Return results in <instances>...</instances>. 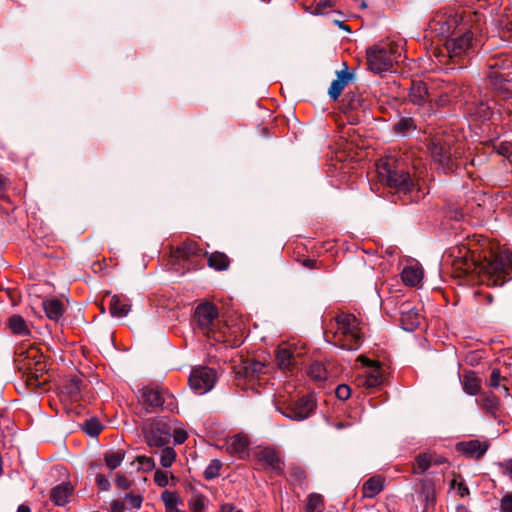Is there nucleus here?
Instances as JSON below:
<instances>
[{"mask_svg":"<svg viewBox=\"0 0 512 512\" xmlns=\"http://www.w3.org/2000/svg\"><path fill=\"white\" fill-rule=\"evenodd\" d=\"M17 512H31V510L27 505L21 504L18 507Z\"/></svg>","mask_w":512,"mask_h":512,"instance_id":"63","label":"nucleus"},{"mask_svg":"<svg viewBox=\"0 0 512 512\" xmlns=\"http://www.w3.org/2000/svg\"><path fill=\"white\" fill-rule=\"evenodd\" d=\"M482 14L476 11L464 12V15L437 13L429 23V30L435 36L445 37L448 39L464 26H474L478 28L482 21Z\"/></svg>","mask_w":512,"mask_h":512,"instance_id":"6","label":"nucleus"},{"mask_svg":"<svg viewBox=\"0 0 512 512\" xmlns=\"http://www.w3.org/2000/svg\"><path fill=\"white\" fill-rule=\"evenodd\" d=\"M351 77V74L345 71H341L337 74V79L332 81L328 90V94L332 100L335 101L339 98L342 91L351 80Z\"/></svg>","mask_w":512,"mask_h":512,"instance_id":"22","label":"nucleus"},{"mask_svg":"<svg viewBox=\"0 0 512 512\" xmlns=\"http://www.w3.org/2000/svg\"><path fill=\"white\" fill-rule=\"evenodd\" d=\"M400 322L402 328L406 331H414L420 325L421 315L418 310L411 307L410 304H402L400 308Z\"/></svg>","mask_w":512,"mask_h":512,"instance_id":"16","label":"nucleus"},{"mask_svg":"<svg viewBox=\"0 0 512 512\" xmlns=\"http://www.w3.org/2000/svg\"><path fill=\"white\" fill-rule=\"evenodd\" d=\"M73 487L70 483L64 482L55 486L50 492L51 501L57 506H64L72 495Z\"/></svg>","mask_w":512,"mask_h":512,"instance_id":"20","label":"nucleus"},{"mask_svg":"<svg viewBox=\"0 0 512 512\" xmlns=\"http://www.w3.org/2000/svg\"><path fill=\"white\" fill-rule=\"evenodd\" d=\"M335 394L338 399L347 400L351 394L350 387L345 384L338 385Z\"/></svg>","mask_w":512,"mask_h":512,"instance_id":"52","label":"nucleus"},{"mask_svg":"<svg viewBox=\"0 0 512 512\" xmlns=\"http://www.w3.org/2000/svg\"><path fill=\"white\" fill-rule=\"evenodd\" d=\"M328 342L344 350H357L361 347L364 333L360 321L351 313L339 312L328 324Z\"/></svg>","mask_w":512,"mask_h":512,"instance_id":"3","label":"nucleus"},{"mask_svg":"<svg viewBox=\"0 0 512 512\" xmlns=\"http://www.w3.org/2000/svg\"><path fill=\"white\" fill-rule=\"evenodd\" d=\"M216 382V372L208 367H198L192 370L189 377L191 389L199 394L210 391Z\"/></svg>","mask_w":512,"mask_h":512,"instance_id":"11","label":"nucleus"},{"mask_svg":"<svg viewBox=\"0 0 512 512\" xmlns=\"http://www.w3.org/2000/svg\"><path fill=\"white\" fill-rule=\"evenodd\" d=\"M8 327L11 332L16 335L26 336L30 334V330L24 318L20 315H13L8 319Z\"/></svg>","mask_w":512,"mask_h":512,"instance_id":"31","label":"nucleus"},{"mask_svg":"<svg viewBox=\"0 0 512 512\" xmlns=\"http://www.w3.org/2000/svg\"><path fill=\"white\" fill-rule=\"evenodd\" d=\"M125 452L123 450H117V451H107L104 454V461L106 466L110 470L116 469L118 466L121 465L122 461L124 460Z\"/></svg>","mask_w":512,"mask_h":512,"instance_id":"35","label":"nucleus"},{"mask_svg":"<svg viewBox=\"0 0 512 512\" xmlns=\"http://www.w3.org/2000/svg\"><path fill=\"white\" fill-rule=\"evenodd\" d=\"M165 512H185V511L180 510V509H178V507H176V508H166Z\"/></svg>","mask_w":512,"mask_h":512,"instance_id":"64","label":"nucleus"},{"mask_svg":"<svg viewBox=\"0 0 512 512\" xmlns=\"http://www.w3.org/2000/svg\"><path fill=\"white\" fill-rule=\"evenodd\" d=\"M124 504L122 502H119V501H115L113 502V509L115 511H122L124 509Z\"/></svg>","mask_w":512,"mask_h":512,"instance_id":"62","label":"nucleus"},{"mask_svg":"<svg viewBox=\"0 0 512 512\" xmlns=\"http://www.w3.org/2000/svg\"><path fill=\"white\" fill-rule=\"evenodd\" d=\"M469 112L481 121L490 120L494 114V110L490 104V101L487 99L480 100L479 102L473 104L469 108Z\"/></svg>","mask_w":512,"mask_h":512,"instance_id":"24","label":"nucleus"},{"mask_svg":"<svg viewBox=\"0 0 512 512\" xmlns=\"http://www.w3.org/2000/svg\"><path fill=\"white\" fill-rule=\"evenodd\" d=\"M221 467H222V463L219 460H217V459L212 460L210 462V464L204 470V473H203L204 478L206 480H212V479L216 478L217 476H219Z\"/></svg>","mask_w":512,"mask_h":512,"instance_id":"42","label":"nucleus"},{"mask_svg":"<svg viewBox=\"0 0 512 512\" xmlns=\"http://www.w3.org/2000/svg\"><path fill=\"white\" fill-rule=\"evenodd\" d=\"M154 482L159 487H166L169 483L168 473L160 469L156 470L154 473Z\"/></svg>","mask_w":512,"mask_h":512,"instance_id":"48","label":"nucleus"},{"mask_svg":"<svg viewBox=\"0 0 512 512\" xmlns=\"http://www.w3.org/2000/svg\"><path fill=\"white\" fill-rule=\"evenodd\" d=\"M489 445L477 439L459 442L456 450L464 456L472 459H480L488 450Z\"/></svg>","mask_w":512,"mask_h":512,"instance_id":"14","label":"nucleus"},{"mask_svg":"<svg viewBox=\"0 0 512 512\" xmlns=\"http://www.w3.org/2000/svg\"><path fill=\"white\" fill-rule=\"evenodd\" d=\"M115 484L119 488L127 489L130 485V482L124 475L117 473L115 478Z\"/></svg>","mask_w":512,"mask_h":512,"instance_id":"57","label":"nucleus"},{"mask_svg":"<svg viewBox=\"0 0 512 512\" xmlns=\"http://www.w3.org/2000/svg\"><path fill=\"white\" fill-rule=\"evenodd\" d=\"M249 439L243 434H237L229 438L226 442L227 452L239 459H244L248 455Z\"/></svg>","mask_w":512,"mask_h":512,"instance_id":"15","label":"nucleus"},{"mask_svg":"<svg viewBox=\"0 0 512 512\" xmlns=\"http://www.w3.org/2000/svg\"><path fill=\"white\" fill-rule=\"evenodd\" d=\"M102 430V425L97 419H89L84 423V431L90 436H97Z\"/></svg>","mask_w":512,"mask_h":512,"instance_id":"44","label":"nucleus"},{"mask_svg":"<svg viewBox=\"0 0 512 512\" xmlns=\"http://www.w3.org/2000/svg\"><path fill=\"white\" fill-rule=\"evenodd\" d=\"M377 174L382 183L393 188L398 193L412 194L414 191L419 194L416 183L410 174L402 167L394 157H386L377 163Z\"/></svg>","mask_w":512,"mask_h":512,"instance_id":"4","label":"nucleus"},{"mask_svg":"<svg viewBox=\"0 0 512 512\" xmlns=\"http://www.w3.org/2000/svg\"><path fill=\"white\" fill-rule=\"evenodd\" d=\"M302 265H303L304 267H306V268H309V269H315V268H318V266H317V261H316V260H314V259H310V258H308V259H304V260L302 261Z\"/></svg>","mask_w":512,"mask_h":512,"instance_id":"59","label":"nucleus"},{"mask_svg":"<svg viewBox=\"0 0 512 512\" xmlns=\"http://www.w3.org/2000/svg\"><path fill=\"white\" fill-rule=\"evenodd\" d=\"M473 29L479 30L480 24L478 28L474 26ZM444 47L448 57L455 63L468 57L473 48V31L471 26L469 28H466V26L459 28L457 33L445 40Z\"/></svg>","mask_w":512,"mask_h":512,"instance_id":"8","label":"nucleus"},{"mask_svg":"<svg viewBox=\"0 0 512 512\" xmlns=\"http://www.w3.org/2000/svg\"><path fill=\"white\" fill-rule=\"evenodd\" d=\"M131 305L129 300L118 295L112 296L109 303V310L114 317H125L129 313Z\"/></svg>","mask_w":512,"mask_h":512,"instance_id":"21","label":"nucleus"},{"mask_svg":"<svg viewBox=\"0 0 512 512\" xmlns=\"http://www.w3.org/2000/svg\"><path fill=\"white\" fill-rule=\"evenodd\" d=\"M230 265L228 256L222 252H213L208 256V266L218 270H226Z\"/></svg>","mask_w":512,"mask_h":512,"instance_id":"32","label":"nucleus"},{"mask_svg":"<svg viewBox=\"0 0 512 512\" xmlns=\"http://www.w3.org/2000/svg\"><path fill=\"white\" fill-rule=\"evenodd\" d=\"M476 403L487 414L496 418L497 411L500 406V400L493 392L480 393L479 398L476 399Z\"/></svg>","mask_w":512,"mask_h":512,"instance_id":"19","label":"nucleus"},{"mask_svg":"<svg viewBox=\"0 0 512 512\" xmlns=\"http://www.w3.org/2000/svg\"><path fill=\"white\" fill-rule=\"evenodd\" d=\"M501 374L500 370L494 368L490 374L488 385L493 388H497L500 386Z\"/></svg>","mask_w":512,"mask_h":512,"instance_id":"54","label":"nucleus"},{"mask_svg":"<svg viewBox=\"0 0 512 512\" xmlns=\"http://www.w3.org/2000/svg\"><path fill=\"white\" fill-rule=\"evenodd\" d=\"M384 489V478L382 476H373L364 482L362 491L364 497L373 498Z\"/></svg>","mask_w":512,"mask_h":512,"instance_id":"26","label":"nucleus"},{"mask_svg":"<svg viewBox=\"0 0 512 512\" xmlns=\"http://www.w3.org/2000/svg\"><path fill=\"white\" fill-rule=\"evenodd\" d=\"M501 473L512 481V458L497 464Z\"/></svg>","mask_w":512,"mask_h":512,"instance_id":"51","label":"nucleus"},{"mask_svg":"<svg viewBox=\"0 0 512 512\" xmlns=\"http://www.w3.org/2000/svg\"><path fill=\"white\" fill-rule=\"evenodd\" d=\"M494 148L497 154L508 158L512 157V142L503 141L496 145Z\"/></svg>","mask_w":512,"mask_h":512,"instance_id":"47","label":"nucleus"},{"mask_svg":"<svg viewBox=\"0 0 512 512\" xmlns=\"http://www.w3.org/2000/svg\"><path fill=\"white\" fill-rule=\"evenodd\" d=\"M461 382L465 393L472 396L480 395L481 381L473 372L464 374Z\"/></svg>","mask_w":512,"mask_h":512,"instance_id":"28","label":"nucleus"},{"mask_svg":"<svg viewBox=\"0 0 512 512\" xmlns=\"http://www.w3.org/2000/svg\"><path fill=\"white\" fill-rule=\"evenodd\" d=\"M146 444L151 448L169 445L172 438V421L157 418L146 423L142 429Z\"/></svg>","mask_w":512,"mask_h":512,"instance_id":"10","label":"nucleus"},{"mask_svg":"<svg viewBox=\"0 0 512 512\" xmlns=\"http://www.w3.org/2000/svg\"><path fill=\"white\" fill-rule=\"evenodd\" d=\"M206 498L202 494L194 495L189 501V507L193 512H202L205 508Z\"/></svg>","mask_w":512,"mask_h":512,"instance_id":"45","label":"nucleus"},{"mask_svg":"<svg viewBox=\"0 0 512 512\" xmlns=\"http://www.w3.org/2000/svg\"><path fill=\"white\" fill-rule=\"evenodd\" d=\"M138 462L143 465L146 469H152L155 466V462L153 458L148 456H139L137 458Z\"/></svg>","mask_w":512,"mask_h":512,"instance_id":"58","label":"nucleus"},{"mask_svg":"<svg viewBox=\"0 0 512 512\" xmlns=\"http://www.w3.org/2000/svg\"><path fill=\"white\" fill-rule=\"evenodd\" d=\"M172 437L175 445L182 444L186 441L188 434L183 428L174 427L172 425Z\"/></svg>","mask_w":512,"mask_h":512,"instance_id":"46","label":"nucleus"},{"mask_svg":"<svg viewBox=\"0 0 512 512\" xmlns=\"http://www.w3.org/2000/svg\"><path fill=\"white\" fill-rule=\"evenodd\" d=\"M308 376L317 382H323L327 379L328 373L325 366L321 362H313L307 369Z\"/></svg>","mask_w":512,"mask_h":512,"instance_id":"33","label":"nucleus"},{"mask_svg":"<svg viewBox=\"0 0 512 512\" xmlns=\"http://www.w3.org/2000/svg\"><path fill=\"white\" fill-rule=\"evenodd\" d=\"M193 319L196 329L207 338L230 347H237L243 342L242 333H237L223 323L218 308L212 303H200L195 308Z\"/></svg>","mask_w":512,"mask_h":512,"instance_id":"2","label":"nucleus"},{"mask_svg":"<svg viewBox=\"0 0 512 512\" xmlns=\"http://www.w3.org/2000/svg\"><path fill=\"white\" fill-rule=\"evenodd\" d=\"M423 277L422 270L417 266H407L402 270V281L408 286H416Z\"/></svg>","mask_w":512,"mask_h":512,"instance_id":"29","label":"nucleus"},{"mask_svg":"<svg viewBox=\"0 0 512 512\" xmlns=\"http://www.w3.org/2000/svg\"><path fill=\"white\" fill-rule=\"evenodd\" d=\"M315 407L316 403L312 396H303L280 412L292 420L303 421L312 415Z\"/></svg>","mask_w":512,"mask_h":512,"instance_id":"12","label":"nucleus"},{"mask_svg":"<svg viewBox=\"0 0 512 512\" xmlns=\"http://www.w3.org/2000/svg\"><path fill=\"white\" fill-rule=\"evenodd\" d=\"M244 369L247 376L256 375L264 372L265 365L259 361L249 360L245 363Z\"/></svg>","mask_w":512,"mask_h":512,"instance_id":"43","label":"nucleus"},{"mask_svg":"<svg viewBox=\"0 0 512 512\" xmlns=\"http://www.w3.org/2000/svg\"><path fill=\"white\" fill-rule=\"evenodd\" d=\"M416 129L414 120L411 117H402L394 125V131L397 134L405 135Z\"/></svg>","mask_w":512,"mask_h":512,"instance_id":"39","label":"nucleus"},{"mask_svg":"<svg viewBox=\"0 0 512 512\" xmlns=\"http://www.w3.org/2000/svg\"><path fill=\"white\" fill-rule=\"evenodd\" d=\"M432 465L431 458L427 454H420L416 457L413 472L415 474L425 473Z\"/></svg>","mask_w":512,"mask_h":512,"instance_id":"41","label":"nucleus"},{"mask_svg":"<svg viewBox=\"0 0 512 512\" xmlns=\"http://www.w3.org/2000/svg\"><path fill=\"white\" fill-rule=\"evenodd\" d=\"M500 512H512V492L505 494L500 502Z\"/></svg>","mask_w":512,"mask_h":512,"instance_id":"50","label":"nucleus"},{"mask_svg":"<svg viewBox=\"0 0 512 512\" xmlns=\"http://www.w3.org/2000/svg\"><path fill=\"white\" fill-rule=\"evenodd\" d=\"M409 99L415 105H424L428 99L426 85L421 81L413 82L409 92Z\"/></svg>","mask_w":512,"mask_h":512,"instance_id":"25","label":"nucleus"},{"mask_svg":"<svg viewBox=\"0 0 512 512\" xmlns=\"http://www.w3.org/2000/svg\"><path fill=\"white\" fill-rule=\"evenodd\" d=\"M287 480L293 485L302 487L305 484L306 472L299 466H291L287 473Z\"/></svg>","mask_w":512,"mask_h":512,"instance_id":"37","label":"nucleus"},{"mask_svg":"<svg viewBox=\"0 0 512 512\" xmlns=\"http://www.w3.org/2000/svg\"><path fill=\"white\" fill-rule=\"evenodd\" d=\"M160 454V464L164 468H169L175 462L177 454L173 447L169 445L157 447Z\"/></svg>","mask_w":512,"mask_h":512,"instance_id":"34","label":"nucleus"},{"mask_svg":"<svg viewBox=\"0 0 512 512\" xmlns=\"http://www.w3.org/2000/svg\"><path fill=\"white\" fill-rule=\"evenodd\" d=\"M330 6V2L326 0H320L316 5L317 13H323L324 8Z\"/></svg>","mask_w":512,"mask_h":512,"instance_id":"60","label":"nucleus"},{"mask_svg":"<svg viewBox=\"0 0 512 512\" xmlns=\"http://www.w3.org/2000/svg\"><path fill=\"white\" fill-rule=\"evenodd\" d=\"M202 250L195 242H184L181 247L178 249V253L180 257L189 258L192 256L200 255Z\"/></svg>","mask_w":512,"mask_h":512,"instance_id":"40","label":"nucleus"},{"mask_svg":"<svg viewBox=\"0 0 512 512\" xmlns=\"http://www.w3.org/2000/svg\"><path fill=\"white\" fill-rule=\"evenodd\" d=\"M255 457L259 462L264 463L272 471L279 475L284 473V463L281 460L277 451L271 448L259 449L255 453Z\"/></svg>","mask_w":512,"mask_h":512,"instance_id":"13","label":"nucleus"},{"mask_svg":"<svg viewBox=\"0 0 512 512\" xmlns=\"http://www.w3.org/2000/svg\"><path fill=\"white\" fill-rule=\"evenodd\" d=\"M402 45L396 42H387L367 50V63L374 73H382L390 70L402 56Z\"/></svg>","mask_w":512,"mask_h":512,"instance_id":"7","label":"nucleus"},{"mask_svg":"<svg viewBox=\"0 0 512 512\" xmlns=\"http://www.w3.org/2000/svg\"><path fill=\"white\" fill-rule=\"evenodd\" d=\"M139 401L151 408L169 412L177 410V401L173 394L161 386L149 385L138 391Z\"/></svg>","mask_w":512,"mask_h":512,"instance_id":"9","label":"nucleus"},{"mask_svg":"<svg viewBox=\"0 0 512 512\" xmlns=\"http://www.w3.org/2000/svg\"><path fill=\"white\" fill-rule=\"evenodd\" d=\"M95 480H96V484L102 491L109 490L110 482L103 474H97Z\"/></svg>","mask_w":512,"mask_h":512,"instance_id":"56","label":"nucleus"},{"mask_svg":"<svg viewBox=\"0 0 512 512\" xmlns=\"http://www.w3.org/2000/svg\"><path fill=\"white\" fill-rule=\"evenodd\" d=\"M219 512H235V506L230 503H226L220 506Z\"/></svg>","mask_w":512,"mask_h":512,"instance_id":"61","label":"nucleus"},{"mask_svg":"<svg viewBox=\"0 0 512 512\" xmlns=\"http://www.w3.org/2000/svg\"><path fill=\"white\" fill-rule=\"evenodd\" d=\"M483 240L479 245L469 242L461 244L451 251L452 267L456 277L478 276L487 286H502L512 278V252L503 249L494 253Z\"/></svg>","mask_w":512,"mask_h":512,"instance_id":"1","label":"nucleus"},{"mask_svg":"<svg viewBox=\"0 0 512 512\" xmlns=\"http://www.w3.org/2000/svg\"><path fill=\"white\" fill-rule=\"evenodd\" d=\"M497 27L499 29L500 37L503 40L512 42V13L501 15L497 19Z\"/></svg>","mask_w":512,"mask_h":512,"instance_id":"30","label":"nucleus"},{"mask_svg":"<svg viewBox=\"0 0 512 512\" xmlns=\"http://www.w3.org/2000/svg\"><path fill=\"white\" fill-rule=\"evenodd\" d=\"M488 78L490 79L491 84L497 85L505 79V76L498 70H492L489 72Z\"/></svg>","mask_w":512,"mask_h":512,"instance_id":"55","label":"nucleus"},{"mask_svg":"<svg viewBox=\"0 0 512 512\" xmlns=\"http://www.w3.org/2000/svg\"><path fill=\"white\" fill-rule=\"evenodd\" d=\"M161 500L166 508H176L179 505H183V500L177 492L165 490L161 494Z\"/></svg>","mask_w":512,"mask_h":512,"instance_id":"38","label":"nucleus"},{"mask_svg":"<svg viewBox=\"0 0 512 512\" xmlns=\"http://www.w3.org/2000/svg\"><path fill=\"white\" fill-rule=\"evenodd\" d=\"M43 309L46 313V316L55 322H58L64 312L63 303L58 299H46L42 303Z\"/></svg>","mask_w":512,"mask_h":512,"instance_id":"23","label":"nucleus"},{"mask_svg":"<svg viewBox=\"0 0 512 512\" xmlns=\"http://www.w3.org/2000/svg\"><path fill=\"white\" fill-rule=\"evenodd\" d=\"M82 386L83 382L79 377H70L69 379H66L61 386V393L71 402H76L82 397Z\"/></svg>","mask_w":512,"mask_h":512,"instance_id":"18","label":"nucleus"},{"mask_svg":"<svg viewBox=\"0 0 512 512\" xmlns=\"http://www.w3.org/2000/svg\"><path fill=\"white\" fill-rule=\"evenodd\" d=\"M451 488L456 489L457 493L461 497H466V496L469 495V488L467 487V485L462 480L458 481L457 479H453L451 481Z\"/></svg>","mask_w":512,"mask_h":512,"instance_id":"49","label":"nucleus"},{"mask_svg":"<svg viewBox=\"0 0 512 512\" xmlns=\"http://www.w3.org/2000/svg\"><path fill=\"white\" fill-rule=\"evenodd\" d=\"M368 366L372 367L373 370L363 377H361L359 381V385H363L367 388H374L380 385L381 383V375L379 373V365H376L374 362L370 360H366Z\"/></svg>","mask_w":512,"mask_h":512,"instance_id":"27","label":"nucleus"},{"mask_svg":"<svg viewBox=\"0 0 512 512\" xmlns=\"http://www.w3.org/2000/svg\"><path fill=\"white\" fill-rule=\"evenodd\" d=\"M324 499L321 494L311 493L307 497L305 512H323Z\"/></svg>","mask_w":512,"mask_h":512,"instance_id":"36","label":"nucleus"},{"mask_svg":"<svg viewBox=\"0 0 512 512\" xmlns=\"http://www.w3.org/2000/svg\"><path fill=\"white\" fill-rule=\"evenodd\" d=\"M125 500L128 502L131 508L139 509L141 507L143 498L140 495L126 494Z\"/></svg>","mask_w":512,"mask_h":512,"instance_id":"53","label":"nucleus"},{"mask_svg":"<svg viewBox=\"0 0 512 512\" xmlns=\"http://www.w3.org/2000/svg\"><path fill=\"white\" fill-rule=\"evenodd\" d=\"M276 362L284 372L292 371L297 365V358L290 346H279L276 350Z\"/></svg>","mask_w":512,"mask_h":512,"instance_id":"17","label":"nucleus"},{"mask_svg":"<svg viewBox=\"0 0 512 512\" xmlns=\"http://www.w3.org/2000/svg\"><path fill=\"white\" fill-rule=\"evenodd\" d=\"M428 150L432 160L444 173L452 172L460 165L463 147L452 136L437 135L431 139Z\"/></svg>","mask_w":512,"mask_h":512,"instance_id":"5","label":"nucleus"}]
</instances>
